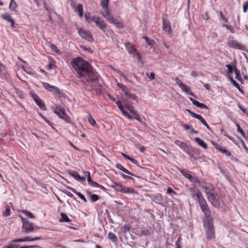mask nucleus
<instances>
[{"mask_svg":"<svg viewBox=\"0 0 248 248\" xmlns=\"http://www.w3.org/2000/svg\"><path fill=\"white\" fill-rule=\"evenodd\" d=\"M223 26L224 27H225L226 28V29L230 31L232 33H233L234 32V31L232 29V26H230V25H223Z\"/></svg>","mask_w":248,"mask_h":248,"instance_id":"0e129e2a","label":"nucleus"},{"mask_svg":"<svg viewBox=\"0 0 248 248\" xmlns=\"http://www.w3.org/2000/svg\"><path fill=\"white\" fill-rule=\"evenodd\" d=\"M234 73L236 75V78L239 81H241V76L240 75V71L238 70L237 69L234 68Z\"/></svg>","mask_w":248,"mask_h":248,"instance_id":"a18cd8bd","label":"nucleus"},{"mask_svg":"<svg viewBox=\"0 0 248 248\" xmlns=\"http://www.w3.org/2000/svg\"><path fill=\"white\" fill-rule=\"evenodd\" d=\"M167 193L168 194H174L175 195H176V192L174 191L171 188L168 187L167 189Z\"/></svg>","mask_w":248,"mask_h":248,"instance_id":"338daca9","label":"nucleus"},{"mask_svg":"<svg viewBox=\"0 0 248 248\" xmlns=\"http://www.w3.org/2000/svg\"><path fill=\"white\" fill-rule=\"evenodd\" d=\"M227 45L230 47L239 50H244L245 46L239 44L237 41L233 39L232 37H229L228 38Z\"/></svg>","mask_w":248,"mask_h":248,"instance_id":"39448f33","label":"nucleus"},{"mask_svg":"<svg viewBox=\"0 0 248 248\" xmlns=\"http://www.w3.org/2000/svg\"><path fill=\"white\" fill-rule=\"evenodd\" d=\"M130 226L129 225H124V227H123V229H124V232H129L130 230Z\"/></svg>","mask_w":248,"mask_h":248,"instance_id":"680f3d73","label":"nucleus"},{"mask_svg":"<svg viewBox=\"0 0 248 248\" xmlns=\"http://www.w3.org/2000/svg\"><path fill=\"white\" fill-rule=\"evenodd\" d=\"M175 143L182 149L185 153L189 155L190 154V148L186 143L182 142L179 140H176L175 141Z\"/></svg>","mask_w":248,"mask_h":248,"instance_id":"4468645a","label":"nucleus"},{"mask_svg":"<svg viewBox=\"0 0 248 248\" xmlns=\"http://www.w3.org/2000/svg\"><path fill=\"white\" fill-rule=\"evenodd\" d=\"M56 67L54 63L53 62H49L48 64V68L50 69H53Z\"/></svg>","mask_w":248,"mask_h":248,"instance_id":"774afa93","label":"nucleus"},{"mask_svg":"<svg viewBox=\"0 0 248 248\" xmlns=\"http://www.w3.org/2000/svg\"><path fill=\"white\" fill-rule=\"evenodd\" d=\"M194 199L199 203V205L206 202L201 191L198 193Z\"/></svg>","mask_w":248,"mask_h":248,"instance_id":"aec40b11","label":"nucleus"},{"mask_svg":"<svg viewBox=\"0 0 248 248\" xmlns=\"http://www.w3.org/2000/svg\"><path fill=\"white\" fill-rule=\"evenodd\" d=\"M195 140L199 144V146H201L204 149H206L207 147V144L202 139L199 138H195Z\"/></svg>","mask_w":248,"mask_h":248,"instance_id":"a878e982","label":"nucleus"},{"mask_svg":"<svg viewBox=\"0 0 248 248\" xmlns=\"http://www.w3.org/2000/svg\"><path fill=\"white\" fill-rule=\"evenodd\" d=\"M220 152H222L223 154H224L226 155H227L228 156H230L232 155V154H231V153L230 152H229V151H228L227 150L222 149V148H221V149L220 150Z\"/></svg>","mask_w":248,"mask_h":248,"instance_id":"8fccbe9b","label":"nucleus"},{"mask_svg":"<svg viewBox=\"0 0 248 248\" xmlns=\"http://www.w3.org/2000/svg\"><path fill=\"white\" fill-rule=\"evenodd\" d=\"M103 9H104V11L102 12L101 14L105 18V16L110 14V13L108 7H107V8H103Z\"/></svg>","mask_w":248,"mask_h":248,"instance_id":"c03bdc74","label":"nucleus"},{"mask_svg":"<svg viewBox=\"0 0 248 248\" xmlns=\"http://www.w3.org/2000/svg\"><path fill=\"white\" fill-rule=\"evenodd\" d=\"M126 107L132 114H135L136 111L134 110V108L132 106L127 105Z\"/></svg>","mask_w":248,"mask_h":248,"instance_id":"09e8293b","label":"nucleus"},{"mask_svg":"<svg viewBox=\"0 0 248 248\" xmlns=\"http://www.w3.org/2000/svg\"><path fill=\"white\" fill-rule=\"evenodd\" d=\"M146 75L151 80H153L155 78V74L153 73H149L147 72L146 73Z\"/></svg>","mask_w":248,"mask_h":248,"instance_id":"052dcab7","label":"nucleus"},{"mask_svg":"<svg viewBox=\"0 0 248 248\" xmlns=\"http://www.w3.org/2000/svg\"><path fill=\"white\" fill-rule=\"evenodd\" d=\"M203 225L208 239H212L215 237V231L213 226V221H208L203 222Z\"/></svg>","mask_w":248,"mask_h":248,"instance_id":"f03ea898","label":"nucleus"},{"mask_svg":"<svg viewBox=\"0 0 248 248\" xmlns=\"http://www.w3.org/2000/svg\"><path fill=\"white\" fill-rule=\"evenodd\" d=\"M105 19L111 24L115 23V19L111 14L106 16Z\"/></svg>","mask_w":248,"mask_h":248,"instance_id":"72a5a7b5","label":"nucleus"},{"mask_svg":"<svg viewBox=\"0 0 248 248\" xmlns=\"http://www.w3.org/2000/svg\"><path fill=\"white\" fill-rule=\"evenodd\" d=\"M175 81L176 84L178 85L179 86V87H180L183 84L182 82L178 78H175Z\"/></svg>","mask_w":248,"mask_h":248,"instance_id":"bf43d9fd","label":"nucleus"},{"mask_svg":"<svg viewBox=\"0 0 248 248\" xmlns=\"http://www.w3.org/2000/svg\"><path fill=\"white\" fill-rule=\"evenodd\" d=\"M51 49L54 50L57 53H59L60 51L58 47L54 45L51 44L50 46Z\"/></svg>","mask_w":248,"mask_h":248,"instance_id":"4d7b16f0","label":"nucleus"},{"mask_svg":"<svg viewBox=\"0 0 248 248\" xmlns=\"http://www.w3.org/2000/svg\"><path fill=\"white\" fill-rule=\"evenodd\" d=\"M212 145L214 146V147L218 151H220V150L221 149V148L220 147V146L217 144V143H216L215 142L212 141Z\"/></svg>","mask_w":248,"mask_h":248,"instance_id":"6e6d98bb","label":"nucleus"},{"mask_svg":"<svg viewBox=\"0 0 248 248\" xmlns=\"http://www.w3.org/2000/svg\"><path fill=\"white\" fill-rule=\"evenodd\" d=\"M55 113L58 115L61 118L63 119L67 122H69L70 118L65 113L64 110L63 108L60 107H56L55 109Z\"/></svg>","mask_w":248,"mask_h":248,"instance_id":"6e6552de","label":"nucleus"},{"mask_svg":"<svg viewBox=\"0 0 248 248\" xmlns=\"http://www.w3.org/2000/svg\"><path fill=\"white\" fill-rule=\"evenodd\" d=\"M95 23L96 26L103 32H105L106 31V28L107 25L104 21L101 19L100 17L98 16V17L96 18Z\"/></svg>","mask_w":248,"mask_h":248,"instance_id":"2eb2a0df","label":"nucleus"},{"mask_svg":"<svg viewBox=\"0 0 248 248\" xmlns=\"http://www.w3.org/2000/svg\"><path fill=\"white\" fill-rule=\"evenodd\" d=\"M90 196L91 200L93 202L98 201L100 199L99 196L96 194H90Z\"/></svg>","mask_w":248,"mask_h":248,"instance_id":"ea45409f","label":"nucleus"},{"mask_svg":"<svg viewBox=\"0 0 248 248\" xmlns=\"http://www.w3.org/2000/svg\"><path fill=\"white\" fill-rule=\"evenodd\" d=\"M186 110L193 118H196L200 121V122L205 125L208 129H210V128L208 124H207L204 118L200 115L197 114L193 112L190 110L186 109Z\"/></svg>","mask_w":248,"mask_h":248,"instance_id":"1a4fd4ad","label":"nucleus"},{"mask_svg":"<svg viewBox=\"0 0 248 248\" xmlns=\"http://www.w3.org/2000/svg\"><path fill=\"white\" fill-rule=\"evenodd\" d=\"M112 24H115V26L118 28H122L123 27L122 23L120 22L116 21L115 19V23H113Z\"/></svg>","mask_w":248,"mask_h":248,"instance_id":"13d9d810","label":"nucleus"},{"mask_svg":"<svg viewBox=\"0 0 248 248\" xmlns=\"http://www.w3.org/2000/svg\"><path fill=\"white\" fill-rule=\"evenodd\" d=\"M3 248H18V246L16 244L9 243L8 245L4 246Z\"/></svg>","mask_w":248,"mask_h":248,"instance_id":"49530a36","label":"nucleus"},{"mask_svg":"<svg viewBox=\"0 0 248 248\" xmlns=\"http://www.w3.org/2000/svg\"><path fill=\"white\" fill-rule=\"evenodd\" d=\"M32 98L36 104L42 109H46V107L42 100L36 94H33Z\"/></svg>","mask_w":248,"mask_h":248,"instance_id":"f3484780","label":"nucleus"},{"mask_svg":"<svg viewBox=\"0 0 248 248\" xmlns=\"http://www.w3.org/2000/svg\"><path fill=\"white\" fill-rule=\"evenodd\" d=\"M125 95H126L129 99L136 100L137 102H138L137 96L134 94L128 92Z\"/></svg>","mask_w":248,"mask_h":248,"instance_id":"4c0bfd02","label":"nucleus"},{"mask_svg":"<svg viewBox=\"0 0 248 248\" xmlns=\"http://www.w3.org/2000/svg\"><path fill=\"white\" fill-rule=\"evenodd\" d=\"M88 121L90 124L93 126H95L96 125L95 120L90 115L88 117Z\"/></svg>","mask_w":248,"mask_h":248,"instance_id":"de8ad7c7","label":"nucleus"},{"mask_svg":"<svg viewBox=\"0 0 248 248\" xmlns=\"http://www.w3.org/2000/svg\"><path fill=\"white\" fill-rule=\"evenodd\" d=\"M189 190L190 191V195L193 198V199H194L197 196V194H198V193L200 191L199 189H197L195 187H190L189 188Z\"/></svg>","mask_w":248,"mask_h":248,"instance_id":"393cba45","label":"nucleus"},{"mask_svg":"<svg viewBox=\"0 0 248 248\" xmlns=\"http://www.w3.org/2000/svg\"><path fill=\"white\" fill-rule=\"evenodd\" d=\"M71 191L74 192L75 194L77 195L81 199H82L85 202H87V200L83 195L81 193L77 191L75 189L71 188Z\"/></svg>","mask_w":248,"mask_h":248,"instance_id":"7c9ffc66","label":"nucleus"},{"mask_svg":"<svg viewBox=\"0 0 248 248\" xmlns=\"http://www.w3.org/2000/svg\"><path fill=\"white\" fill-rule=\"evenodd\" d=\"M109 0H102L101 2V6L103 8H107L108 7V3Z\"/></svg>","mask_w":248,"mask_h":248,"instance_id":"37998d69","label":"nucleus"},{"mask_svg":"<svg viewBox=\"0 0 248 248\" xmlns=\"http://www.w3.org/2000/svg\"><path fill=\"white\" fill-rule=\"evenodd\" d=\"M108 238L111 240L113 243H115L117 241L116 235L114 233L111 232H109L108 234Z\"/></svg>","mask_w":248,"mask_h":248,"instance_id":"2f4dec72","label":"nucleus"},{"mask_svg":"<svg viewBox=\"0 0 248 248\" xmlns=\"http://www.w3.org/2000/svg\"><path fill=\"white\" fill-rule=\"evenodd\" d=\"M41 239V237H35L34 238H31L30 236H27L25 238H23L24 242L25 241H32L35 240H39Z\"/></svg>","mask_w":248,"mask_h":248,"instance_id":"c9c22d12","label":"nucleus"},{"mask_svg":"<svg viewBox=\"0 0 248 248\" xmlns=\"http://www.w3.org/2000/svg\"><path fill=\"white\" fill-rule=\"evenodd\" d=\"M229 80L231 82V83L235 86L236 88H237L240 91H241L239 85L231 77H229Z\"/></svg>","mask_w":248,"mask_h":248,"instance_id":"f704fd0d","label":"nucleus"},{"mask_svg":"<svg viewBox=\"0 0 248 248\" xmlns=\"http://www.w3.org/2000/svg\"><path fill=\"white\" fill-rule=\"evenodd\" d=\"M181 172L183 174V175L186 178L188 179L190 182L194 184H198L199 186H200L201 182L199 179L196 176H192V175L188 173L184 172L183 171H182Z\"/></svg>","mask_w":248,"mask_h":248,"instance_id":"ddd939ff","label":"nucleus"},{"mask_svg":"<svg viewBox=\"0 0 248 248\" xmlns=\"http://www.w3.org/2000/svg\"><path fill=\"white\" fill-rule=\"evenodd\" d=\"M84 16L86 21L89 23H91L92 22H95L96 18L98 17V16H91L89 13H85Z\"/></svg>","mask_w":248,"mask_h":248,"instance_id":"4be33fe9","label":"nucleus"},{"mask_svg":"<svg viewBox=\"0 0 248 248\" xmlns=\"http://www.w3.org/2000/svg\"><path fill=\"white\" fill-rule=\"evenodd\" d=\"M42 84H43L44 87L46 89L49 91V92H52L55 94H59L60 93V92L59 90L56 86L51 85L49 84H48V83H46V82H43Z\"/></svg>","mask_w":248,"mask_h":248,"instance_id":"f8f14e48","label":"nucleus"},{"mask_svg":"<svg viewBox=\"0 0 248 248\" xmlns=\"http://www.w3.org/2000/svg\"><path fill=\"white\" fill-rule=\"evenodd\" d=\"M180 88L183 92L187 93L193 96H194V93L191 91H190V89L185 84H183Z\"/></svg>","mask_w":248,"mask_h":248,"instance_id":"c85d7f7f","label":"nucleus"},{"mask_svg":"<svg viewBox=\"0 0 248 248\" xmlns=\"http://www.w3.org/2000/svg\"><path fill=\"white\" fill-rule=\"evenodd\" d=\"M10 205H6L5 206V210L3 213V215L5 217H8L10 215Z\"/></svg>","mask_w":248,"mask_h":248,"instance_id":"e433bc0d","label":"nucleus"},{"mask_svg":"<svg viewBox=\"0 0 248 248\" xmlns=\"http://www.w3.org/2000/svg\"><path fill=\"white\" fill-rule=\"evenodd\" d=\"M125 46L126 50L130 55H132L134 58H137L139 60H140V55L136 52V49L133 48V46L130 43H126Z\"/></svg>","mask_w":248,"mask_h":248,"instance_id":"9d476101","label":"nucleus"},{"mask_svg":"<svg viewBox=\"0 0 248 248\" xmlns=\"http://www.w3.org/2000/svg\"><path fill=\"white\" fill-rule=\"evenodd\" d=\"M16 4L14 0H11L9 5L10 10L15 11L16 10Z\"/></svg>","mask_w":248,"mask_h":248,"instance_id":"473e14b6","label":"nucleus"},{"mask_svg":"<svg viewBox=\"0 0 248 248\" xmlns=\"http://www.w3.org/2000/svg\"><path fill=\"white\" fill-rule=\"evenodd\" d=\"M163 29L164 31L170 33L171 31V27L169 23L166 20L163 21Z\"/></svg>","mask_w":248,"mask_h":248,"instance_id":"5701e85b","label":"nucleus"},{"mask_svg":"<svg viewBox=\"0 0 248 248\" xmlns=\"http://www.w3.org/2000/svg\"><path fill=\"white\" fill-rule=\"evenodd\" d=\"M199 205L202 211L205 216V217L203 219V222H207L208 221H212L213 218L211 216V211L207 204L206 202Z\"/></svg>","mask_w":248,"mask_h":248,"instance_id":"20e7f679","label":"nucleus"},{"mask_svg":"<svg viewBox=\"0 0 248 248\" xmlns=\"http://www.w3.org/2000/svg\"><path fill=\"white\" fill-rule=\"evenodd\" d=\"M2 17L6 20L7 22L11 23V25L12 27H14V20L11 17V16L8 14H5L1 16Z\"/></svg>","mask_w":248,"mask_h":248,"instance_id":"412c9836","label":"nucleus"},{"mask_svg":"<svg viewBox=\"0 0 248 248\" xmlns=\"http://www.w3.org/2000/svg\"><path fill=\"white\" fill-rule=\"evenodd\" d=\"M22 222V230L27 232H30L33 230H37L39 228L37 226H34V224L30 222L24 218L23 217L20 216Z\"/></svg>","mask_w":248,"mask_h":248,"instance_id":"7ed1b4c3","label":"nucleus"},{"mask_svg":"<svg viewBox=\"0 0 248 248\" xmlns=\"http://www.w3.org/2000/svg\"><path fill=\"white\" fill-rule=\"evenodd\" d=\"M71 65L76 72L78 78L83 82L92 83L96 81L99 78V74L86 61L80 57L74 58Z\"/></svg>","mask_w":248,"mask_h":248,"instance_id":"f257e3e1","label":"nucleus"},{"mask_svg":"<svg viewBox=\"0 0 248 248\" xmlns=\"http://www.w3.org/2000/svg\"><path fill=\"white\" fill-rule=\"evenodd\" d=\"M201 187L204 190V192L206 195L207 197H208V196H210L216 191L214 186L211 185L202 186Z\"/></svg>","mask_w":248,"mask_h":248,"instance_id":"dca6fc26","label":"nucleus"},{"mask_svg":"<svg viewBox=\"0 0 248 248\" xmlns=\"http://www.w3.org/2000/svg\"><path fill=\"white\" fill-rule=\"evenodd\" d=\"M116 104H117L118 107L119 108L120 110L121 111V112H122V113L124 115L127 117L129 119H133V117H132V116L129 115L128 113V112L124 110V108L123 107V106L122 104V103L120 101H117L116 102Z\"/></svg>","mask_w":248,"mask_h":248,"instance_id":"a211bd4d","label":"nucleus"},{"mask_svg":"<svg viewBox=\"0 0 248 248\" xmlns=\"http://www.w3.org/2000/svg\"><path fill=\"white\" fill-rule=\"evenodd\" d=\"M117 85L125 95L129 92L128 89L125 85L120 83H117Z\"/></svg>","mask_w":248,"mask_h":248,"instance_id":"c756f323","label":"nucleus"},{"mask_svg":"<svg viewBox=\"0 0 248 248\" xmlns=\"http://www.w3.org/2000/svg\"><path fill=\"white\" fill-rule=\"evenodd\" d=\"M61 217L59 219V221L60 222H68L70 223L71 222V219H70L66 214L64 213H62L61 214Z\"/></svg>","mask_w":248,"mask_h":248,"instance_id":"b1692460","label":"nucleus"},{"mask_svg":"<svg viewBox=\"0 0 248 248\" xmlns=\"http://www.w3.org/2000/svg\"><path fill=\"white\" fill-rule=\"evenodd\" d=\"M116 167L117 169L121 170L122 171H123V172H124V173H125L126 174H129V175H131L132 176L134 175L133 173H132L131 172L129 171L128 170L124 168L122 165H121L120 164H117L116 165Z\"/></svg>","mask_w":248,"mask_h":248,"instance_id":"cd10ccee","label":"nucleus"},{"mask_svg":"<svg viewBox=\"0 0 248 248\" xmlns=\"http://www.w3.org/2000/svg\"><path fill=\"white\" fill-rule=\"evenodd\" d=\"M116 190L121 192L123 193H133L134 190L132 188H130L126 186H124L122 185L117 183H113L112 186Z\"/></svg>","mask_w":248,"mask_h":248,"instance_id":"0eeeda50","label":"nucleus"},{"mask_svg":"<svg viewBox=\"0 0 248 248\" xmlns=\"http://www.w3.org/2000/svg\"><path fill=\"white\" fill-rule=\"evenodd\" d=\"M226 67L228 69V73L229 74H232L233 72V67L230 64L226 65Z\"/></svg>","mask_w":248,"mask_h":248,"instance_id":"5fc2aeb1","label":"nucleus"},{"mask_svg":"<svg viewBox=\"0 0 248 248\" xmlns=\"http://www.w3.org/2000/svg\"><path fill=\"white\" fill-rule=\"evenodd\" d=\"M44 7L47 11V12L49 14H51V12L52 11V8L51 7V6H47V5L46 3H44Z\"/></svg>","mask_w":248,"mask_h":248,"instance_id":"603ef678","label":"nucleus"},{"mask_svg":"<svg viewBox=\"0 0 248 248\" xmlns=\"http://www.w3.org/2000/svg\"><path fill=\"white\" fill-rule=\"evenodd\" d=\"M207 198L208 200L215 207H218L220 205L219 203V196L216 191L214 192L210 196H208Z\"/></svg>","mask_w":248,"mask_h":248,"instance_id":"423d86ee","label":"nucleus"},{"mask_svg":"<svg viewBox=\"0 0 248 248\" xmlns=\"http://www.w3.org/2000/svg\"><path fill=\"white\" fill-rule=\"evenodd\" d=\"M248 8V2H245L243 4V11L246 13Z\"/></svg>","mask_w":248,"mask_h":248,"instance_id":"69168bd1","label":"nucleus"},{"mask_svg":"<svg viewBox=\"0 0 248 248\" xmlns=\"http://www.w3.org/2000/svg\"><path fill=\"white\" fill-rule=\"evenodd\" d=\"M69 174L77 180H78V178H79V175L78 173L76 171H74V170L71 171L69 172Z\"/></svg>","mask_w":248,"mask_h":248,"instance_id":"a19ab883","label":"nucleus"},{"mask_svg":"<svg viewBox=\"0 0 248 248\" xmlns=\"http://www.w3.org/2000/svg\"><path fill=\"white\" fill-rule=\"evenodd\" d=\"M89 185L90 186H93V187H99V188H101L102 189H105L103 186L97 184V183H96L95 182H94L93 181L91 183V184H89Z\"/></svg>","mask_w":248,"mask_h":248,"instance_id":"58836bf2","label":"nucleus"},{"mask_svg":"<svg viewBox=\"0 0 248 248\" xmlns=\"http://www.w3.org/2000/svg\"><path fill=\"white\" fill-rule=\"evenodd\" d=\"M22 213H23L24 214H25L26 215H27V216H28L29 217H30L31 218H34V217L32 215V214L30 212H28L27 211L23 210V211H22Z\"/></svg>","mask_w":248,"mask_h":248,"instance_id":"3c124183","label":"nucleus"},{"mask_svg":"<svg viewBox=\"0 0 248 248\" xmlns=\"http://www.w3.org/2000/svg\"><path fill=\"white\" fill-rule=\"evenodd\" d=\"M78 32L81 37L87 40L88 41L91 42L93 41V39L90 31L80 29Z\"/></svg>","mask_w":248,"mask_h":248,"instance_id":"9b49d317","label":"nucleus"},{"mask_svg":"<svg viewBox=\"0 0 248 248\" xmlns=\"http://www.w3.org/2000/svg\"><path fill=\"white\" fill-rule=\"evenodd\" d=\"M189 100L192 102V104L195 105L197 107L202 108L203 109H208V107L205 104L200 103L198 101L194 100L192 98H190Z\"/></svg>","mask_w":248,"mask_h":248,"instance_id":"6ab92c4d","label":"nucleus"},{"mask_svg":"<svg viewBox=\"0 0 248 248\" xmlns=\"http://www.w3.org/2000/svg\"><path fill=\"white\" fill-rule=\"evenodd\" d=\"M7 71L4 65H0V76L2 78H6Z\"/></svg>","mask_w":248,"mask_h":248,"instance_id":"bb28decb","label":"nucleus"},{"mask_svg":"<svg viewBox=\"0 0 248 248\" xmlns=\"http://www.w3.org/2000/svg\"><path fill=\"white\" fill-rule=\"evenodd\" d=\"M78 11V13H80V12H83V8L81 4H78L77 9H75V11Z\"/></svg>","mask_w":248,"mask_h":248,"instance_id":"864d4df0","label":"nucleus"},{"mask_svg":"<svg viewBox=\"0 0 248 248\" xmlns=\"http://www.w3.org/2000/svg\"><path fill=\"white\" fill-rule=\"evenodd\" d=\"M112 69L113 70V71L117 73L118 74H119L120 76H122L123 77H125V75L119 70L116 69L112 68Z\"/></svg>","mask_w":248,"mask_h":248,"instance_id":"e2e57ef3","label":"nucleus"},{"mask_svg":"<svg viewBox=\"0 0 248 248\" xmlns=\"http://www.w3.org/2000/svg\"><path fill=\"white\" fill-rule=\"evenodd\" d=\"M236 126L237 127V130L238 132H239L241 133V134L243 136V137L246 139V137L245 136V133L242 129L240 128L239 124H236Z\"/></svg>","mask_w":248,"mask_h":248,"instance_id":"79ce46f5","label":"nucleus"}]
</instances>
